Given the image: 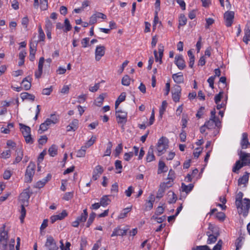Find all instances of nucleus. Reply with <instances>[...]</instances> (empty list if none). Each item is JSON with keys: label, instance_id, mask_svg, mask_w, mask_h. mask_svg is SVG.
I'll return each instance as SVG.
<instances>
[{"label": "nucleus", "instance_id": "nucleus-13", "mask_svg": "<svg viewBox=\"0 0 250 250\" xmlns=\"http://www.w3.org/2000/svg\"><path fill=\"white\" fill-rule=\"evenodd\" d=\"M95 60L97 61L100 60L101 58L104 56L105 54V47L102 45H98L96 47L95 50Z\"/></svg>", "mask_w": 250, "mask_h": 250}, {"label": "nucleus", "instance_id": "nucleus-63", "mask_svg": "<svg viewBox=\"0 0 250 250\" xmlns=\"http://www.w3.org/2000/svg\"><path fill=\"white\" fill-rule=\"evenodd\" d=\"M12 175L11 171L9 170H6L3 174V178L5 180L10 179Z\"/></svg>", "mask_w": 250, "mask_h": 250}, {"label": "nucleus", "instance_id": "nucleus-43", "mask_svg": "<svg viewBox=\"0 0 250 250\" xmlns=\"http://www.w3.org/2000/svg\"><path fill=\"white\" fill-rule=\"evenodd\" d=\"M86 148L84 146H82L80 149L77 152V157H83L85 155Z\"/></svg>", "mask_w": 250, "mask_h": 250}, {"label": "nucleus", "instance_id": "nucleus-36", "mask_svg": "<svg viewBox=\"0 0 250 250\" xmlns=\"http://www.w3.org/2000/svg\"><path fill=\"white\" fill-rule=\"evenodd\" d=\"M167 105V103L166 101H164L162 102V105L159 108V116L160 118H162L163 115L166 111Z\"/></svg>", "mask_w": 250, "mask_h": 250}, {"label": "nucleus", "instance_id": "nucleus-26", "mask_svg": "<svg viewBox=\"0 0 250 250\" xmlns=\"http://www.w3.org/2000/svg\"><path fill=\"white\" fill-rule=\"evenodd\" d=\"M154 202V198L151 195L149 197V200L147 201L145 205V210H150L153 208V203Z\"/></svg>", "mask_w": 250, "mask_h": 250}, {"label": "nucleus", "instance_id": "nucleus-35", "mask_svg": "<svg viewBox=\"0 0 250 250\" xmlns=\"http://www.w3.org/2000/svg\"><path fill=\"white\" fill-rule=\"evenodd\" d=\"M131 207L126 208L123 209L118 216L119 219H124L127 216V214L131 211Z\"/></svg>", "mask_w": 250, "mask_h": 250}, {"label": "nucleus", "instance_id": "nucleus-23", "mask_svg": "<svg viewBox=\"0 0 250 250\" xmlns=\"http://www.w3.org/2000/svg\"><path fill=\"white\" fill-rule=\"evenodd\" d=\"M58 122V119L56 115L55 114H51L50 118H47L44 123L48 126H50L51 125H54Z\"/></svg>", "mask_w": 250, "mask_h": 250}, {"label": "nucleus", "instance_id": "nucleus-6", "mask_svg": "<svg viewBox=\"0 0 250 250\" xmlns=\"http://www.w3.org/2000/svg\"><path fill=\"white\" fill-rule=\"evenodd\" d=\"M15 159L12 163L13 165H16L20 163L23 158V149L21 146H17L15 150Z\"/></svg>", "mask_w": 250, "mask_h": 250}, {"label": "nucleus", "instance_id": "nucleus-32", "mask_svg": "<svg viewBox=\"0 0 250 250\" xmlns=\"http://www.w3.org/2000/svg\"><path fill=\"white\" fill-rule=\"evenodd\" d=\"M21 98L24 100H29L33 101L35 99V96L34 95L29 94L27 92H23L21 94Z\"/></svg>", "mask_w": 250, "mask_h": 250}, {"label": "nucleus", "instance_id": "nucleus-61", "mask_svg": "<svg viewBox=\"0 0 250 250\" xmlns=\"http://www.w3.org/2000/svg\"><path fill=\"white\" fill-rule=\"evenodd\" d=\"M52 86H51L49 88H45L43 89L42 94L45 95H49L52 92Z\"/></svg>", "mask_w": 250, "mask_h": 250}, {"label": "nucleus", "instance_id": "nucleus-9", "mask_svg": "<svg viewBox=\"0 0 250 250\" xmlns=\"http://www.w3.org/2000/svg\"><path fill=\"white\" fill-rule=\"evenodd\" d=\"M234 17V13L232 11H228L224 14L225 24L227 27H230L232 25Z\"/></svg>", "mask_w": 250, "mask_h": 250}, {"label": "nucleus", "instance_id": "nucleus-37", "mask_svg": "<svg viewBox=\"0 0 250 250\" xmlns=\"http://www.w3.org/2000/svg\"><path fill=\"white\" fill-rule=\"evenodd\" d=\"M167 170V168L165 163L162 161H160L158 164V173L166 172Z\"/></svg>", "mask_w": 250, "mask_h": 250}, {"label": "nucleus", "instance_id": "nucleus-14", "mask_svg": "<svg viewBox=\"0 0 250 250\" xmlns=\"http://www.w3.org/2000/svg\"><path fill=\"white\" fill-rule=\"evenodd\" d=\"M240 145L242 149H246L250 147V143L248 140V135L246 132H244L242 134Z\"/></svg>", "mask_w": 250, "mask_h": 250}, {"label": "nucleus", "instance_id": "nucleus-46", "mask_svg": "<svg viewBox=\"0 0 250 250\" xmlns=\"http://www.w3.org/2000/svg\"><path fill=\"white\" fill-rule=\"evenodd\" d=\"M131 79L128 75L124 76L122 80V84L125 86H128L130 83Z\"/></svg>", "mask_w": 250, "mask_h": 250}, {"label": "nucleus", "instance_id": "nucleus-29", "mask_svg": "<svg viewBox=\"0 0 250 250\" xmlns=\"http://www.w3.org/2000/svg\"><path fill=\"white\" fill-rule=\"evenodd\" d=\"M109 196L110 195H104L101 198L100 203L102 206L105 207L109 204L111 202Z\"/></svg>", "mask_w": 250, "mask_h": 250}, {"label": "nucleus", "instance_id": "nucleus-53", "mask_svg": "<svg viewBox=\"0 0 250 250\" xmlns=\"http://www.w3.org/2000/svg\"><path fill=\"white\" fill-rule=\"evenodd\" d=\"M6 145L10 149H14L15 148H17L16 144L15 142L11 140H8L6 142Z\"/></svg>", "mask_w": 250, "mask_h": 250}, {"label": "nucleus", "instance_id": "nucleus-30", "mask_svg": "<svg viewBox=\"0 0 250 250\" xmlns=\"http://www.w3.org/2000/svg\"><path fill=\"white\" fill-rule=\"evenodd\" d=\"M193 187L194 186L192 184L186 185L184 183H182L181 185L182 191L186 192L187 194L189 193L192 190Z\"/></svg>", "mask_w": 250, "mask_h": 250}, {"label": "nucleus", "instance_id": "nucleus-44", "mask_svg": "<svg viewBox=\"0 0 250 250\" xmlns=\"http://www.w3.org/2000/svg\"><path fill=\"white\" fill-rule=\"evenodd\" d=\"M48 177L50 178L51 176L48 175L47 177H46V178L42 179V181L38 182L36 184V187L39 188H42L45 185L46 183L47 182Z\"/></svg>", "mask_w": 250, "mask_h": 250}, {"label": "nucleus", "instance_id": "nucleus-19", "mask_svg": "<svg viewBox=\"0 0 250 250\" xmlns=\"http://www.w3.org/2000/svg\"><path fill=\"white\" fill-rule=\"evenodd\" d=\"M29 198L30 195L27 190H24L23 192H22L20 196V200L22 203V205H26L28 203Z\"/></svg>", "mask_w": 250, "mask_h": 250}, {"label": "nucleus", "instance_id": "nucleus-8", "mask_svg": "<svg viewBox=\"0 0 250 250\" xmlns=\"http://www.w3.org/2000/svg\"><path fill=\"white\" fill-rule=\"evenodd\" d=\"M204 124L207 126V129H211L214 128L215 127H219L221 125V122L219 119L215 120L210 118L209 120L206 122Z\"/></svg>", "mask_w": 250, "mask_h": 250}, {"label": "nucleus", "instance_id": "nucleus-41", "mask_svg": "<svg viewBox=\"0 0 250 250\" xmlns=\"http://www.w3.org/2000/svg\"><path fill=\"white\" fill-rule=\"evenodd\" d=\"M11 156V150L7 149L5 151H3L0 154V158L4 159H7L9 158Z\"/></svg>", "mask_w": 250, "mask_h": 250}, {"label": "nucleus", "instance_id": "nucleus-60", "mask_svg": "<svg viewBox=\"0 0 250 250\" xmlns=\"http://www.w3.org/2000/svg\"><path fill=\"white\" fill-rule=\"evenodd\" d=\"M29 20L27 17H23L21 20V24L25 30H27Z\"/></svg>", "mask_w": 250, "mask_h": 250}, {"label": "nucleus", "instance_id": "nucleus-38", "mask_svg": "<svg viewBox=\"0 0 250 250\" xmlns=\"http://www.w3.org/2000/svg\"><path fill=\"white\" fill-rule=\"evenodd\" d=\"M244 240V237L243 236H239L236 240L235 242V246H236V250H239L240 248H241L243 244V241Z\"/></svg>", "mask_w": 250, "mask_h": 250}, {"label": "nucleus", "instance_id": "nucleus-58", "mask_svg": "<svg viewBox=\"0 0 250 250\" xmlns=\"http://www.w3.org/2000/svg\"><path fill=\"white\" fill-rule=\"evenodd\" d=\"M163 52H164V46L163 45H161V44H160L159 45V47H158V53H159V57H160V59H159L160 63H161L162 62V58L163 56Z\"/></svg>", "mask_w": 250, "mask_h": 250}, {"label": "nucleus", "instance_id": "nucleus-1", "mask_svg": "<svg viewBox=\"0 0 250 250\" xmlns=\"http://www.w3.org/2000/svg\"><path fill=\"white\" fill-rule=\"evenodd\" d=\"M241 205H240V207L236 206L238 213L246 217L247 216L250 208V200L248 198H244L243 201L241 202Z\"/></svg>", "mask_w": 250, "mask_h": 250}, {"label": "nucleus", "instance_id": "nucleus-33", "mask_svg": "<svg viewBox=\"0 0 250 250\" xmlns=\"http://www.w3.org/2000/svg\"><path fill=\"white\" fill-rule=\"evenodd\" d=\"M249 173L246 172L242 177H240L238 181V185H245L249 181Z\"/></svg>", "mask_w": 250, "mask_h": 250}, {"label": "nucleus", "instance_id": "nucleus-5", "mask_svg": "<svg viewBox=\"0 0 250 250\" xmlns=\"http://www.w3.org/2000/svg\"><path fill=\"white\" fill-rule=\"evenodd\" d=\"M167 148V145L166 143L165 139L163 137H162L159 140L157 143V155L158 156H161V155L165 153Z\"/></svg>", "mask_w": 250, "mask_h": 250}, {"label": "nucleus", "instance_id": "nucleus-28", "mask_svg": "<svg viewBox=\"0 0 250 250\" xmlns=\"http://www.w3.org/2000/svg\"><path fill=\"white\" fill-rule=\"evenodd\" d=\"M36 52V46L32 43H30V54L29 59L31 61H33L35 59V55Z\"/></svg>", "mask_w": 250, "mask_h": 250}, {"label": "nucleus", "instance_id": "nucleus-12", "mask_svg": "<svg viewBox=\"0 0 250 250\" xmlns=\"http://www.w3.org/2000/svg\"><path fill=\"white\" fill-rule=\"evenodd\" d=\"M174 63L180 70L184 69L186 66L182 55H176L175 56Z\"/></svg>", "mask_w": 250, "mask_h": 250}, {"label": "nucleus", "instance_id": "nucleus-15", "mask_svg": "<svg viewBox=\"0 0 250 250\" xmlns=\"http://www.w3.org/2000/svg\"><path fill=\"white\" fill-rule=\"evenodd\" d=\"M44 62V58L41 57L40 58V60L39 61L38 70L36 71L35 73V76L36 78H40L42 74V68H43V65Z\"/></svg>", "mask_w": 250, "mask_h": 250}, {"label": "nucleus", "instance_id": "nucleus-3", "mask_svg": "<svg viewBox=\"0 0 250 250\" xmlns=\"http://www.w3.org/2000/svg\"><path fill=\"white\" fill-rule=\"evenodd\" d=\"M36 166L33 163L30 162L26 168L25 174V181L26 182L30 183L32 180V178L35 173Z\"/></svg>", "mask_w": 250, "mask_h": 250}, {"label": "nucleus", "instance_id": "nucleus-48", "mask_svg": "<svg viewBox=\"0 0 250 250\" xmlns=\"http://www.w3.org/2000/svg\"><path fill=\"white\" fill-rule=\"evenodd\" d=\"M187 18L186 16L183 15L181 14L179 17V24L180 26H184L187 23Z\"/></svg>", "mask_w": 250, "mask_h": 250}, {"label": "nucleus", "instance_id": "nucleus-49", "mask_svg": "<svg viewBox=\"0 0 250 250\" xmlns=\"http://www.w3.org/2000/svg\"><path fill=\"white\" fill-rule=\"evenodd\" d=\"M96 216V214L92 212L90 214L89 217L88 218V220L87 222L86 227H89L91 224L93 223L95 218Z\"/></svg>", "mask_w": 250, "mask_h": 250}, {"label": "nucleus", "instance_id": "nucleus-51", "mask_svg": "<svg viewBox=\"0 0 250 250\" xmlns=\"http://www.w3.org/2000/svg\"><path fill=\"white\" fill-rule=\"evenodd\" d=\"M53 25L52 21L47 18L45 20V30H52Z\"/></svg>", "mask_w": 250, "mask_h": 250}, {"label": "nucleus", "instance_id": "nucleus-7", "mask_svg": "<svg viewBox=\"0 0 250 250\" xmlns=\"http://www.w3.org/2000/svg\"><path fill=\"white\" fill-rule=\"evenodd\" d=\"M45 246L48 250H57L59 249L54 238L51 236L47 237Z\"/></svg>", "mask_w": 250, "mask_h": 250}, {"label": "nucleus", "instance_id": "nucleus-27", "mask_svg": "<svg viewBox=\"0 0 250 250\" xmlns=\"http://www.w3.org/2000/svg\"><path fill=\"white\" fill-rule=\"evenodd\" d=\"M172 78L174 82L177 83H180L184 81L183 75L181 72L173 74Z\"/></svg>", "mask_w": 250, "mask_h": 250}, {"label": "nucleus", "instance_id": "nucleus-22", "mask_svg": "<svg viewBox=\"0 0 250 250\" xmlns=\"http://www.w3.org/2000/svg\"><path fill=\"white\" fill-rule=\"evenodd\" d=\"M32 79L30 77L25 78L21 82V84L24 90H29L31 86V81Z\"/></svg>", "mask_w": 250, "mask_h": 250}, {"label": "nucleus", "instance_id": "nucleus-4", "mask_svg": "<svg viewBox=\"0 0 250 250\" xmlns=\"http://www.w3.org/2000/svg\"><path fill=\"white\" fill-rule=\"evenodd\" d=\"M116 117L117 123L124 126L127 122V113L121 109L116 110Z\"/></svg>", "mask_w": 250, "mask_h": 250}, {"label": "nucleus", "instance_id": "nucleus-24", "mask_svg": "<svg viewBox=\"0 0 250 250\" xmlns=\"http://www.w3.org/2000/svg\"><path fill=\"white\" fill-rule=\"evenodd\" d=\"M169 182H170V181L167 182V184L169 185L170 184V183H169ZM167 183L166 184V183H164L160 185V188L158 189V192H157V194L156 195L157 198H160L163 197L164 192H165V188H166V187L167 188L168 187V186H167Z\"/></svg>", "mask_w": 250, "mask_h": 250}, {"label": "nucleus", "instance_id": "nucleus-62", "mask_svg": "<svg viewBox=\"0 0 250 250\" xmlns=\"http://www.w3.org/2000/svg\"><path fill=\"white\" fill-rule=\"evenodd\" d=\"M216 217L219 221H223L224 220V219L225 218V214L224 213H223L222 212H218L216 213Z\"/></svg>", "mask_w": 250, "mask_h": 250}, {"label": "nucleus", "instance_id": "nucleus-18", "mask_svg": "<svg viewBox=\"0 0 250 250\" xmlns=\"http://www.w3.org/2000/svg\"><path fill=\"white\" fill-rule=\"evenodd\" d=\"M245 35L243 37V42L248 44L250 41V24H247L244 29Z\"/></svg>", "mask_w": 250, "mask_h": 250}, {"label": "nucleus", "instance_id": "nucleus-42", "mask_svg": "<svg viewBox=\"0 0 250 250\" xmlns=\"http://www.w3.org/2000/svg\"><path fill=\"white\" fill-rule=\"evenodd\" d=\"M64 28L63 29V31L64 32H67L69 31L72 29L71 25L70 23L69 20L67 19H65L64 21Z\"/></svg>", "mask_w": 250, "mask_h": 250}, {"label": "nucleus", "instance_id": "nucleus-56", "mask_svg": "<svg viewBox=\"0 0 250 250\" xmlns=\"http://www.w3.org/2000/svg\"><path fill=\"white\" fill-rule=\"evenodd\" d=\"M93 171L94 173H98L101 175L104 171V169L101 166L98 165L95 167V168L93 170Z\"/></svg>", "mask_w": 250, "mask_h": 250}, {"label": "nucleus", "instance_id": "nucleus-50", "mask_svg": "<svg viewBox=\"0 0 250 250\" xmlns=\"http://www.w3.org/2000/svg\"><path fill=\"white\" fill-rule=\"evenodd\" d=\"M15 239H11L9 242V244H8V248H5L3 249H1V250H15L14 245H15Z\"/></svg>", "mask_w": 250, "mask_h": 250}, {"label": "nucleus", "instance_id": "nucleus-34", "mask_svg": "<svg viewBox=\"0 0 250 250\" xmlns=\"http://www.w3.org/2000/svg\"><path fill=\"white\" fill-rule=\"evenodd\" d=\"M243 193L241 191H239L235 197V205L236 206L240 207V205H241V202L243 201L242 198L243 197Z\"/></svg>", "mask_w": 250, "mask_h": 250}, {"label": "nucleus", "instance_id": "nucleus-39", "mask_svg": "<svg viewBox=\"0 0 250 250\" xmlns=\"http://www.w3.org/2000/svg\"><path fill=\"white\" fill-rule=\"evenodd\" d=\"M57 146L56 145H53L50 147H49L48 149V153L51 156L54 157L57 155Z\"/></svg>", "mask_w": 250, "mask_h": 250}, {"label": "nucleus", "instance_id": "nucleus-17", "mask_svg": "<svg viewBox=\"0 0 250 250\" xmlns=\"http://www.w3.org/2000/svg\"><path fill=\"white\" fill-rule=\"evenodd\" d=\"M181 94V89L179 86H177L174 91L172 93V98L175 102H178L180 100Z\"/></svg>", "mask_w": 250, "mask_h": 250}, {"label": "nucleus", "instance_id": "nucleus-21", "mask_svg": "<svg viewBox=\"0 0 250 250\" xmlns=\"http://www.w3.org/2000/svg\"><path fill=\"white\" fill-rule=\"evenodd\" d=\"M79 121L77 119H74L72 122L67 126V131H75L78 127Z\"/></svg>", "mask_w": 250, "mask_h": 250}, {"label": "nucleus", "instance_id": "nucleus-47", "mask_svg": "<svg viewBox=\"0 0 250 250\" xmlns=\"http://www.w3.org/2000/svg\"><path fill=\"white\" fill-rule=\"evenodd\" d=\"M112 147V144L111 142H109L107 144V147L104 152V156H110L111 153V148Z\"/></svg>", "mask_w": 250, "mask_h": 250}, {"label": "nucleus", "instance_id": "nucleus-64", "mask_svg": "<svg viewBox=\"0 0 250 250\" xmlns=\"http://www.w3.org/2000/svg\"><path fill=\"white\" fill-rule=\"evenodd\" d=\"M133 156V152H130L129 153H125L124 156V159L125 161H128Z\"/></svg>", "mask_w": 250, "mask_h": 250}, {"label": "nucleus", "instance_id": "nucleus-31", "mask_svg": "<svg viewBox=\"0 0 250 250\" xmlns=\"http://www.w3.org/2000/svg\"><path fill=\"white\" fill-rule=\"evenodd\" d=\"M245 165L244 162H241L240 160L237 161L232 168V171L237 173Z\"/></svg>", "mask_w": 250, "mask_h": 250}, {"label": "nucleus", "instance_id": "nucleus-40", "mask_svg": "<svg viewBox=\"0 0 250 250\" xmlns=\"http://www.w3.org/2000/svg\"><path fill=\"white\" fill-rule=\"evenodd\" d=\"M96 139L97 138L95 136H92L91 138L85 143L84 146H85L86 148L89 147L94 144Z\"/></svg>", "mask_w": 250, "mask_h": 250}, {"label": "nucleus", "instance_id": "nucleus-20", "mask_svg": "<svg viewBox=\"0 0 250 250\" xmlns=\"http://www.w3.org/2000/svg\"><path fill=\"white\" fill-rule=\"evenodd\" d=\"M155 156L154 155V147L151 146L148 150L146 160L147 162H150L155 160Z\"/></svg>", "mask_w": 250, "mask_h": 250}, {"label": "nucleus", "instance_id": "nucleus-54", "mask_svg": "<svg viewBox=\"0 0 250 250\" xmlns=\"http://www.w3.org/2000/svg\"><path fill=\"white\" fill-rule=\"evenodd\" d=\"M40 8L42 10H45L47 8L48 2L47 0H40Z\"/></svg>", "mask_w": 250, "mask_h": 250}, {"label": "nucleus", "instance_id": "nucleus-2", "mask_svg": "<svg viewBox=\"0 0 250 250\" xmlns=\"http://www.w3.org/2000/svg\"><path fill=\"white\" fill-rule=\"evenodd\" d=\"M8 239V232L5 230V226L0 229V249H3L8 248L7 240Z\"/></svg>", "mask_w": 250, "mask_h": 250}, {"label": "nucleus", "instance_id": "nucleus-11", "mask_svg": "<svg viewBox=\"0 0 250 250\" xmlns=\"http://www.w3.org/2000/svg\"><path fill=\"white\" fill-rule=\"evenodd\" d=\"M240 159L245 166H250V154L240 150L238 153Z\"/></svg>", "mask_w": 250, "mask_h": 250}, {"label": "nucleus", "instance_id": "nucleus-45", "mask_svg": "<svg viewBox=\"0 0 250 250\" xmlns=\"http://www.w3.org/2000/svg\"><path fill=\"white\" fill-rule=\"evenodd\" d=\"M24 205H21V216L20 217V219L21 223H22L24 221V219L25 218L26 215V210L24 208Z\"/></svg>", "mask_w": 250, "mask_h": 250}, {"label": "nucleus", "instance_id": "nucleus-25", "mask_svg": "<svg viewBox=\"0 0 250 250\" xmlns=\"http://www.w3.org/2000/svg\"><path fill=\"white\" fill-rule=\"evenodd\" d=\"M19 125L20 126V130L23 136L30 135V134H31V129L30 127L21 123H20Z\"/></svg>", "mask_w": 250, "mask_h": 250}, {"label": "nucleus", "instance_id": "nucleus-16", "mask_svg": "<svg viewBox=\"0 0 250 250\" xmlns=\"http://www.w3.org/2000/svg\"><path fill=\"white\" fill-rule=\"evenodd\" d=\"M128 229H121L120 227H118L114 229L111 236L114 237L116 236H123L126 234Z\"/></svg>", "mask_w": 250, "mask_h": 250}, {"label": "nucleus", "instance_id": "nucleus-57", "mask_svg": "<svg viewBox=\"0 0 250 250\" xmlns=\"http://www.w3.org/2000/svg\"><path fill=\"white\" fill-rule=\"evenodd\" d=\"M73 197V192H68L65 193L62 199L65 201H69Z\"/></svg>", "mask_w": 250, "mask_h": 250}, {"label": "nucleus", "instance_id": "nucleus-52", "mask_svg": "<svg viewBox=\"0 0 250 250\" xmlns=\"http://www.w3.org/2000/svg\"><path fill=\"white\" fill-rule=\"evenodd\" d=\"M217 241V236H214L212 234L208 235V238L207 240V243L208 244H211L214 243Z\"/></svg>", "mask_w": 250, "mask_h": 250}, {"label": "nucleus", "instance_id": "nucleus-10", "mask_svg": "<svg viewBox=\"0 0 250 250\" xmlns=\"http://www.w3.org/2000/svg\"><path fill=\"white\" fill-rule=\"evenodd\" d=\"M68 215L66 210H63L62 212L58 214L52 215L50 217V222L52 224L54 223L58 220H62Z\"/></svg>", "mask_w": 250, "mask_h": 250}, {"label": "nucleus", "instance_id": "nucleus-55", "mask_svg": "<svg viewBox=\"0 0 250 250\" xmlns=\"http://www.w3.org/2000/svg\"><path fill=\"white\" fill-rule=\"evenodd\" d=\"M115 166L116 169H119V170L117 171V173H120L122 172L121 169H122L121 161L120 160H116L115 163Z\"/></svg>", "mask_w": 250, "mask_h": 250}, {"label": "nucleus", "instance_id": "nucleus-59", "mask_svg": "<svg viewBox=\"0 0 250 250\" xmlns=\"http://www.w3.org/2000/svg\"><path fill=\"white\" fill-rule=\"evenodd\" d=\"M104 98V94L100 95L96 100L97 105L99 106L103 104Z\"/></svg>", "mask_w": 250, "mask_h": 250}]
</instances>
